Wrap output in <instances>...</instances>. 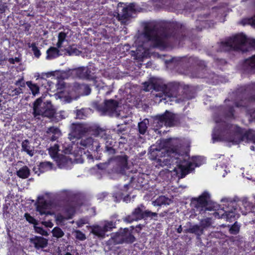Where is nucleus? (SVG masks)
Listing matches in <instances>:
<instances>
[{
    "label": "nucleus",
    "mask_w": 255,
    "mask_h": 255,
    "mask_svg": "<svg viewBox=\"0 0 255 255\" xmlns=\"http://www.w3.org/2000/svg\"><path fill=\"white\" fill-rule=\"evenodd\" d=\"M208 16L207 14L199 16L195 22L196 28L191 29L176 20L149 21L144 25L143 36L150 42L152 48L164 50L179 44L187 37L195 38L191 33L201 31L207 27Z\"/></svg>",
    "instance_id": "1"
},
{
    "label": "nucleus",
    "mask_w": 255,
    "mask_h": 255,
    "mask_svg": "<svg viewBox=\"0 0 255 255\" xmlns=\"http://www.w3.org/2000/svg\"><path fill=\"white\" fill-rule=\"evenodd\" d=\"M166 154L161 149L151 146L148 153L149 158L152 160H156L158 165L163 167L171 164H176L173 171L178 174L179 177L183 178L194 169L192 164L185 159L180 153L178 146H170L166 150Z\"/></svg>",
    "instance_id": "2"
},
{
    "label": "nucleus",
    "mask_w": 255,
    "mask_h": 255,
    "mask_svg": "<svg viewBox=\"0 0 255 255\" xmlns=\"http://www.w3.org/2000/svg\"><path fill=\"white\" fill-rule=\"evenodd\" d=\"M254 131L251 129L245 130L244 128L226 122L219 123L212 133L213 142L221 141L238 144L245 139L253 138L255 142Z\"/></svg>",
    "instance_id": "3"
},
{
    "label": "nucleus",
    "mask_w": 255,
    "mask_h": 255,
    "mask_svg": "<svg viewBox=\"0 0 255 255\" xmlns=\"http://www.w3.org/2000/svg\"><path fill=\"white\" fill-rule=\"evenodd\" d=\"M236 107H246L249 103H255V82L238 85L232 94Z\"/></svg>",
    "instance_id": "4"
},
{
    "label": "nucleus",
    "mask_w": 255,
    "mask_h": 255,
    "mask_svg": "<svg viewBox=\"0 0 255 255\" xmlns=\"http://www.w3.org/2000/svg\"><path fill=\"white\" fill-rule=\"evenodd\" d=\"M164 4L168 10L177 13L194 11L199 6L196 0H166Z\"/></svg>",
    "instance_id": "5"
},
{
    "label": "nucleus",
    "mask_w": 255,
    "mask_h": 255,
    "mask_svg": "<svg viewBox=\"0 0 255 255\" xmlns=\"http://www.w3.org/2000/svg\"><path fill=\"white\" fill-rule=\"evenodd\" d=\"M248 39L245 34L238 33L224 41H221L219 49L220 51L224 52L242 51V47L246 45Z\"/></svg>",
    "instance_id": "6"
},
{
    "label": "nucleus",
    "mask_w": 255,
    "mask_h": 255,
    "mask_svg": "<svg viewBox=\"0 0 255 255\" xmlns=\"http://www.w3.org/2000/svg\"><path fill=\"white\" fill-rule=\"evenodd\" d=\"M99 125L93 124L87 126L83 124L73 123L71 126V133L70 135L71 138L80 139L86 133L95 136L96 132H98Z\"/></svg>",
    "instance_id": "7"
},
{
    "label": "nucleus",
    "mask_w": 255,
    "mask_h": 255,
    "mask_svg": "<svg viewBox=\"0 0 255 255\" xmlns=\"http://www.w3.org/2000/svg\"><path fill=\"white\" fill-rule=\"evenodd\" d=\"M175 115L174 114L166 110L163 114L155 116L154 117V122L160 127L163 126L172 127L175 125Z\"/></svg>",
    "instance_id": "8"
},
{
    "label": "nucleus",
    "mask_w": 255,
    "mask_h": 255,
    "mask_svg": "<svg viewBox=\"0 0 255 255\" xmlns=\"http://www.w3.org/2000/svg\"><path fill=\"white\" fill-rule=\"evenodd\" d=\"M210 195L208 192L205 191L198 198H194L192 199L191 205L200 212L206 209L210 201Z\"/></svg>",
    "instance_id": "9"
},
{
    "label": "nucleus",
    "mask_w": 255,
    "mask_h": 255,
    "mask_svg": "<svg viewBox=\"0 0 255 255\" xmlns=\"http://www.w3.org/2000/svg\"><path fill=\"white\" fill-rule=\"evenodd\" d=\"M122 7V11L118 14L119 20L122 23H126L127 21L132 16V14L135 11L134 5L130 4L126 5L124 3H120Z\"/></svg>",
    "instance_id": "10"
},
{
    "label": "nucleus",
    "mask_w": 255,
    "mask_h": 255,
    "mask_svg": "<svg viewBox=\"0 0 255 255\" xmlns=\"http://www.w3.org/2000/svg\"><path fill=\"white\" fill-rule=\"evenodd\" d=\"M119 103L114 99L106 100L102 104H96V109L103 113L115 112L118 107Z\"/></svg>",
    "instance_id": "11"
},
{
    "label": "nucleus",
    "mask_w": 255,
    "mask_h": 255,
    "mask_svg": "<svg viewBox=\"0 0 255 255\" xmlns=\"http://www.w3.org/2000/svg\"><path fill=\"white\" fill-rule=\"evenodd\" d=\"M80 144L84 147V149H87L89 152H90V151L98 152L99 151V148L100 147L99 142L91 137L82 139L80 142Z\"/></svg>",
    "instance_id": "12"
},
{
    "label": "nucleus",
    "mask_w": 255,
    "mask_h": 255,
    "mask_svg": "<svg viewBox=\"0 0 255 255\" xmlns=\"http://www.w3.org/2000/svg\"><path fill=\"white\" fill-rule=\"evenodd\" d=\"M181 86L179 83L172 82L166 84V90L164 94L169 98H178L179 96V91Z\"/></svg>",
    "instance_id": "13"
},
{
    "label": "nucleus",
    "mask_w": 255,
    "mask_h": 255,
    "mask_svg": "<svg viewBox=\"0 0 255 255\" xmlns=\"http://www.w3.org/2000/svg\"><path fill=\"white\" fill-rule=\"evenodd\" d=\"M98 132H97L95 136L100 137L105 140V146H114L116 141L112 138L108 129L99 126Z\"/></svg>",
    "instance_id": "14"
},
{
    "label": "nucleus",
    "mask_w": 255,
    "mask_h": 255,
    "mask_svg": "<svg viewBox=\"0 0 255 255\" xmlns=\"http://www.w3.org/2000/svg\"><path fill=\"white\" fill-rule=\"evenodd\" d=\"M145 207L141 204L135 208L132 212L131 215L127 216L125 218V221L128 223H132L134 221H139L143 219V209H145Z\"/></svg>",
    "instance_id": "15"
},
{
    "label": "nucleus",
    "mask_w": 255,
    "mask_h": 255,
    "mask_svg": "<svg viewBox=\"0 0 255 255\" xmlns=\"http://www.w3.org/2000/svg\"><path fill=\"white\" fill-rule=\"evenodd\" d=\"M144 85V90L145 91H149L152 89L157 92H162L164 93L166 90V84H162L157 81L153 80L150 82H145Z\"/></svg>",
    "instance_id": "16"
},
{
    "label": "nucleus",
    "mask_w": 255,
    "mask_h": 255,
    "mask_svg": "<svg viewBox=\"0 0 255 255\" xmlns=\"http://www.w3.org/2000/svg\"><path fill=\"white\" fill-rule=\"evenodd\" d=\"M145 174L139 173L137 175H134L131 178V182L134 188L137 189H141L146 183L145 179Z\"/></svg>",
    "instance_id": "17"
},
{
    "label": "nucleus",
    "mask_w": 255,
    "mask_h": 255,
    "mask_svg": "<svg viewBox=\"0 0 255 255\" xmlns=\"http://www.w3.org/2000/svg\"><path fill=\"white\" fill-rule=\"evenodd\" d=\"M41 198L43 200L38 201L35 204L36 205V211L39 213L40 215H51L52 214L50 211H46L49 206V203L47 201L44 200L43 197H41ZM38 199H40V197H39Z\"/></svg>",
    "instance_id": "18"
},
{
    "label": "nucleus",
    "mask_w": 255,
    "mask_h": 255,
    "mask_svg": "<svg viewBox=\"0 0 255 255\" xmlns=\"http://www.w3.org/2000/svg\"><path fill=\"white\" fill-rule=\"evenodd\" d=\"M128 156L125 154L115 157L114 160L121 171H125L128 168Z\"/></svg>",
    "instance_id": "19"
},
{
    "label": "nucleus",
    "mask_w": 255,
    "mask_h": 255,
    "mask_svg": "<svg viewBox=\"0 0 255 255\" xmlns=\"http://www.w3.org/2000/svg\"><path fill=\"white\" fill-rule=\"evenodd\" d=\"M31 242L34 244V247L37 249H43L47 246L48 240L40 236H35L31 239Z\"/></svg>",
    "instance_id": "20"
},
{
    "label": "nucleus",
    "mask_w": 255,
    "mask_h": 255,
    "mask_svg": "<svg viewBox=\"0 0 255 255\" xmlns=\"http://www.w3.org/2000/svg\"><path fill=\"white\" fill-rule=\"evenodd\" d=\"M243 66L244 68L251 72H255V55L244 60Z\"/></svg>",
    "instance_id": "21"
},
{
    "label": "nucleus",
    "mask_w": 255,
    "mask_h": 255,
    "mask_svg": "<svg viewBox=\"0 0 255 255\" xmlns=\"http://www.w3.org/2000/svg\"><path fill=\"white\" fill-rule=\"evenodd\" d=\"M21 151L26 153L30 156L34 154V147L32 146L28 139H25L21 143Z\"/></svg>",
    "instance_id": "22"
},
{
    "label": "nucleus",
    "mask_w": 255,
    "mask_h": 255,
    "mask_svg": "<svg viewBox=\"0 0 255 255\" xmlns=\"http://www.w3.org/2000/svg\"><path fill=\"white\" fill-rule=\"evenodd\" d=\"M124 243L132 244L135 241V238L128 228L122 230Z\"/></svg>",
    "instance_id": "23"
},
{
    "label": "nucleus",
    "mask_w": 255,
    "mask_h": 255,
    "mask_svg": "<svg viewBox=\"0 0 255 255\" xmlns=\"http://www.w3.org/2000/svg\"><path fill=\"white\" fill-rule=\"evenodd\" d=\"M42 101L40 98L36 99L33 103V115L34 117H36L38 116H40L41 114L42 108L45 107V105L43 104L42 106Z\"/></svg>",
    "instance_id": "24"
},
{
    "label": "nucleus",
    "mask_w": 255,
    "mask_h": 255,
    "mask_svg": "<svg viewBox=\"0 0 255 255\" xmlns=\"http://www.w3.org/2000/svg\"><path fill=\"white\" fill-rule=\"evenodd\" d=\"M53 164L50 161H43L39 163L38 165V170L40 173H42L51 170L53 168Z\"/></svg>",
    "instance_id": "25"
},
{
    "label": "nucleus",
    "mask_w": 255,
    "mask_h": 255,
    "mask_svg": "<svg viewBox=\"0 0 255 255\" xmlns=\"http://www.w3.org/2000/svg\"><path fill=\"white\" fill-rule=\"evenodd\" d=\"M171 200L165 196H160L155 200L152 202V204L154 206H161L162 205H169L171 203Z\"/></svg>",
    "instance_id": "26"
},
{
    "label": "nucleus",
    "mask_w": 255,
    "mask_h": 255,
    "mask_svg": "<svg viewBox=\"0 0 255 255\" xmlns=\"http://www.w3.org/2000/svg\"><path fill=\"white\" fill-rule=\"evenodd\" d=\"M59 48L57 47H50L48 48L46 51V59H52L58 57L60 55Z\"/></svg>",
    "instance_id": "27"
},
{
    "label": "nucleus",
    "mask_w": 255,
    "mask_h": 255,
    "mask_svg": "<svg viewBox=\"0 0 255 255\" xmlns=\"http://www.w3.org/2000/svg\"><path fill=\"white\" fill-rule=\"evenodd\" d=\"M91 233L94 235L98 237L104 238L105 236V231L103 228L99 225H94L91 227Z\"/></svg>",
    "instance_id": "28"
},
{
    "label": "nucleus",
    "mask_w": 255,
    "mask_h": 255,
    "mask_svg": "<svg viewBox=\"0 0 255 255\" xmlns=\"http://www.w3.org/2000/svg\"><path fill=\"white\" fill-rule=\"evenodd\" d=\"M55 110L52 108L45 107L42 108L41 114L40 116L49 118H53L55 114Z\"/></svg>",
    "instance_id": "29"
},
{
    "label": "nucleus",
    "mask_w": 255,
    "mask_h": 255,
    "mask_svg": "<svg viewBox=\"0 0 255 255\" xmlns=\"http://www.w3.org/2000/svg\"><path fill=\"white\" fill-rule=\"evenodd\" d=\"M30 170L28 167L25 165L21 167L18 171H17L16 175L19 178L22 179H26L30 175Z\"/></svg>",
    "instance_id": "30"
},
{
    "label": "nucleus",
    "mask_w": 255,
    "mask_h": 255,
    "mask_svg": "<svg viewBox=\"0 0 255 255\" xmlns=\"http://www.w3.org/2000/svg\"><path fill=\"white\" fill-rule=\"evenodd\" d=\"M186 233L195 234L197 236H200L203 234V229H201L198 225H194L186 230Z\"/></svg>",
    "instance_id": "31"
},
{
    "label": "nucleus",
    "mask_w": 255,
    "mask_h": 255,
    "mask_svg": "<svg viewBox=\"0 0 255 255\" xmlns=\"http://www.w3.org/2000/svg\"><path fill=\"white\" fill-rule=\"evenodd\" d=\"M182 155L184 156V157L185 159H186L188 162H190V161L188 160V159L186 158V157L184 156V155L183 154H182ZM204 160V158L201 156H193V157H192V161L194 163V164H195V166L194 165L193 163H192V162H191V163L192 164L194 168L195 166L199 167V166H201L203 163ZM190 163H191V162H190ZM194 170V168L193 170H192V171H191L189 173H190Z\"/></svg>",
    "instance_id": "32"
},
{
    "label": "nucleus",
    "mask_w": 255,
    "mask_h": 255,
    "mask_svg": "<svg viewBox=\"0 0 255 255\" xmlns=\"http://www.w3.org/2000/svg\"><path fill=\"white\" fill-rule=\"evenodd\" d=\"M72 74H73V78L84 79V67L72 69Z\"/></svg>",
    "instance_id": "33"
},
{
    "label": "nucleus",
    "mask_w": 255,
    "mask_h": 255,
    "mask_svg": "<svg viewBox=\"0 0 255 255\" xmlns=\"http://www.w3.org/2000/svg\"><path fill=\"white\" fill-rule=\"evenodd\" d=\"M57 165L60 168L65 167L67 163V159L66 157L62 154H59L57 157L54 158Z\"/></svg>",
    "instance_id": "34"
},
{
    "label": "nucleus",
    "mask_w": 255,
    "mask_h": 255,
    "mask_svg": "<svg viewBox=\"0 0 255 255\" xmlns=\"http://www.w3.org/2000/svg\"><path fill=\"white\" fill-rule=\"evenodd\" d=\"M183 100H190L194 98L193 93L189 90L188 86H184L183 88Z\"/></svg>",
    "instance_id": "35"
},
{
    "label": "nucleus",
    "mask_w": 255,
    "mask_h": 255,
    "mask_svg": "<svg viewBox=\"0 0 255 255\" xmlns=\"http://www.w3.org/2000/svg\"><path fill=\"white\" fill-rule=\"evenodd\" d=\"M84 79L94 80L96 79L94 74L92 72L91 68L88 67H84Z\"/></svg>",
    "instance_id": "36"
},
{
    "label": "nucleus",
    "mask_w": 255,
    "mask_h": 255,
    "mask_svg": "<svg viewBox=\"0 0 255 255\" xmlns=\"http://www.w3.org/2000/svg\"><path fill=\"white\" fill-rule=\"evenodd\" d=\"M240 202L242 203V205L246 210L245 212H243V214L246 215L248 212H250L252 210L253 204L252 203L248 201L247 198H243L242 200L240 201Z\"/></svg>",
    "instance_id": "37"
},
{
    "label": "nucleus",
    "mask_w": 255,
    "mask_h": 255,
    "mask_svg": "<svg viewBox=\"0 0 255 255\" xmlns=\"http://www.w3.org/2000/svg\"><path fill=\"white\" fill-rule=\"evenodd\" d=\"M158 214L156 212H152L148 210H145L143 212V220H147L148 219H153L155 220H157Z\"/></svg>",
    "instance_id": "38"
},
{
    "label": "nucleus",
    "mask_w": 255,
    "mask_h": 255,
    "mask_svg": "<svg viewBox=\"0 0 255 255\" xmlns=\"http://www.w3.org/2000/svg\"><path fill=\"white\" fill-rule=\"evenodd\" d=\"M27 46L29 48H31V50L33 53L35 57L38 58L41 56V52L38 47L36 46V44L35 42H33L32 43H28Z\"/></svg>",
    "instance_id": "39"
},
{
    "label": "nucleus",
    "mask_w": 255,
    "mask_h": 255,
    "mask_svg": "<svg viewBox=\"0 0 255 255\" xmlns=\"http://www.w3.org/2000/svg\"><path fill=\"white\" fill-rule=\"evenodd\" d=\"M59 146L58 144H55L53 146H51L48 150L49 154L53 158L59 155Z\"/></svg>",
    "instance_id": "40"
},
{
    "label": "nucleus",
    "mask_w": 255,
    "mask_h": 255,
    "mask_svg": "<svg viewBox=\"0 0 255 255\" xmlns=\"http://www.w3.org/2000/svg\"><path fill=\"white\" fill-rule=\"evenodd\" d=\"M122 231L117 232L113 237L112 239L115 244H124V240L123 239Z\"/></svg>",
    "instance_id": "41"
},
{
    "label": "nucleus",
    "mask_w": 255,
    "mask_h": 255,
    "mask_svg": "<svg viewBox=\"0 0 255 255\" xmlns=\"http://www.w3.org/2000/svg\"><path fill=\"white\" fill-rule=\"evenodd\" d=\"M241 23L244 26L250 25L255 26V15L251 17L243 18L241 21Z\"/></svg>",
    "instance_id": "42"
},
{
    "label": "nucleus",
    "mask_w": 255,
    "mask_h": 255,
    "mask_svg": "<svg viewBox=\"0 0 255 255\" xmlns=\"http://www.w3.org/2000/svg\"><path fill=\"white\" fill-rule=\"evenodd\" d=\"M51 233L52 234L53 237L56 238L57 239L61 238L64 235V232L60 227H54L52 229Z\"/></svg>",
    "instance_id": "43"
},
{
    "label": "nucleus",
    "mask_w": 255,
    "mask_h": 255,
    "mask_svg": "<svg viewBox=\"0 0 255 255\" xmlns=\"http://www.w3.org/2000/svg\"><path fill=\"white\" fill-rule=\"evenodd\" d=\"M26 85L29 87L31 90L32 94L33 95H36L39 92V88L35 84H33L31 81H27L26 82Z\"/></svg>",
    "instance_id": "44"
},
{
    "label": "nucleus",
    "mask_w": 255,
    "mask_h": 255,
    "mask_svg": "<svg viewBox=\"0 0 255 255\" xmlns=\"http://www.w3.org/2000/svg\"><path fill=\"white\" fill-rule=\"evenodd\" d=\"M67 37V34L61 31L59 33L58 35V41L56 44L57 48H61L62 46L63 43Z\"/></svg>",
    "instance_id": "45"
},
{
    "label": "nucleus",
    "mask_w": 255,
    "mask_h": 255,
    "mask_svg": "<svg viewBox=\"0 0 255 255\" xmlns=\"http://www.w3.org/2000/svg\"><path fill=\"white\" fill-rule=\"evenodd\" d=\"M72 69H68L66 70L60 71L59 76L62 79H66L69 78H73V74H72Z\"/></svg>",
    "instance_id": "46"
},
{
    "label": "nucleus",
    "mask_w": 255,
    "mask_h": 255,
    "mask_svg": "<svg viewBox=\"0 0 255 255\" xmlns=\"http://www.w3.org/2000/svg\"><path fill=\"white\" fill-rule=\"evenodd\" d=\"M240 230V225L236 221L232 225L229 229V233L232 235H237Z\"/></svg>",
    "instance_id": "47"
},
{
    "label": "nucleus",
    "mask_w": 255,
    "mask_h": 255,
    "mask_svg": "<svg viewBox=\"0 0 255 255\" xmlns=\"http://www.w3.org/2000/svg\"><path fill=\"white\" fill-rule=\"evenodd\" d=\"M65 212L68 215L66 219H71L75 212V208L72 206H66L65 208Z\"/></svg>",
    "instance_id": "48"
},
{
    "label": "nucleus",
    "mask_w": 255,
    "mask_h": 255,
    "mask_svg": "<svg viewBox=\"0 0 255 255\" xmlns=\"http://www.w3.org/2000/svg\"><path fill=\"white\" fill-rule=\"evenodd\" d=\"M236 217L235 213L233 211L225 212L222 215V218L226 219L227 221L231 222L233 219H235Z\"/></svg>",
    "instance_id": "49"
},
{
    "label": "nucleus",
    "mask_w": 255,
    "mask_h": 255,
    "mask_svg": "<svg viewBox=\"0 0 255 255\" xmlns=\"http://www.w3.org/2000/svg\"><path fill=\"white\" fill-rule=\"evenodd\" d=\"M103 227L105 232L110 231L113 229L116 228V223H114L113 221H107L105 222Z\"/></svg>",
    "instance_id": "50"
},
{
    "label": "nucleus",
    "mask_w": 255,
    "mask_h": 255,
    "mask_svg": "<svg viewBox=\"0 0 255 255\" xmlns=\"http://www.w3.org/2000/svg\"><path fill=\"white\" fill-rule=\"evenodd\" d=\"M235 114V109L233 106H229L225 111V115L226 117L229 118H234Z\"/></svg>",
    "instance_id": "51"
},
{
    "label": "nucleus",
    "mask_w": 255,
    "mask_h": 255,
    "mask_svg": "<svg viewBox=\"0 0 255 255\" xmlns=\"http://www.w3.org/2000/svg\"><path fill=\"white\" fill-rule=\"evenodd\" d=\"M75 237L77 240L81 241H84L86 239L85 234L78 230L75 231Z\"/></svg>",
    "instance_id": "52"
},
{
    "label": "nucleus",
    "mask_w": 255,
    "mask_h": 255,
    "mask_svg": "<svg viewBox=\"0 0 255 255\" xmlns=\"http://www.w3.org/2000/svg\"><path fill=\"white\" fill-rule=\"evenodd\" d=\"M138 128L139 132L141 134H143L145 133L147 127L144 122H141L138 123Z\"/></svg>",
    "instance_id": "53"
},
{
    "label": "nucleus",
    "mask_w": 255,
    "mask_h": 255,
    "mask_svg": "<svg viewBox=\"0 0 255 255\" xmlns=\"http://www.w3.org/2000/svg\"><path fill=\"white\" fill-rule=\"evenodd\" d=\"M67 53H68L69 55H72L74 54H77V53L79 52V50L77 49L76 47H74L73 46H69L66 49Z\"/></svg>",
    "instance_id": "54"
},
{
    "label": "nucleus",
    "mask_w": 255,
    "mask_h": 255,
    "mask_svg": "<svg viewBox=\"0 0 255 255\" xmlns=\"http://www.w3.org/2000/svg\"><path fill=\"white\" fill-rule=\"evenodd\" d=\"M188 62L190 65H194L200 64L202 61H199L196 57H190L188 59Z\"/></svg>",
    "instance_id": "55"
},
{
    "label": "nucleus",
    "mask_w": 255,
    "mask_h": 255,
    "mask_svg": "<svg viewBox=\"0 0 255 255\" xmlns=\"http://www.w3.org/2000/svg\"><path fill=\"white\" fill-rule=\"evenodd\" d=\"M200 224L203 228L209 227L211 225V219L210 218L203 219L201 221Z\"/></svg>",
    "instance_id": "56"
},
{
    "label": "nucleus",
    "mask_w": 255,
    "mask_h": 255,
    "mask_svg": "<svg viewBox=\"0 0 255 255\" xmlns=\"http://www.w3.org/2000/svg\"><path fill=\"white\" fill-rule=\"evenodd\" d=\"M47 132L48 133H52L53 134L55 135H60V131L59 128L54 127H51L48 128Z\"/></svg>",
    "instance_id": "57"
},
{
    "label": "nucleus",
    "mask_w": 255,
    "mask_h": 255,
    "mask_svg": "<svg viewBox=\"0 0 255 255\" xmlns=\"http://www.w3.org/2000/svg\"><path fill=\"white\" fill-rule=\"evenodd\" d=\"M34 229L37 233H38L43 236H47L48 235L47 232L41 227H34Z\"/></svg>",
    "instance_id": "58"
},
{
    "label": "nucleus",
    "mask_w": 255,
    "mask_h": 255,
    "mask_svg": "<svg viewBox=\"0 0 255 255\" xmlns=\"http://www.w3.org/2000/svg\"><path fill=\"white\" fill-rule=\"evenodd\" d=\"M24 217L26 220L27 221H28L29 223L32 224H36V220L31 216L29 214L26 213L24 214Z\"/></svg>",
    "instance_id": "59"
},
{
    "label": "nucleus",
    "mask_w": 255,
    "mask_h": 255,
    "mask_svg": "<svg viewBox=\"0 0 255 255\" xmlns=\"http://www.w3.org/2000/svg\"><path fill=\"white\" fill-rule=\"evenodd\" d=\"M114 146H105V152H107L109 155H114L116 153V149Z\"/></svg>",
    "instance_id": "60"
},
{
    "label": "nucleus",
    "mask_w": 255,
    "mask_h": 255,
    "mask_svg": "<svg viewBox=\"0 0 255 255\" xmlns=\"http://www.w3.org/2000/svg\"><path fill=\"white\" fill-rule=\"evenodd\" d=\"M15 85L16 86H19L22 88L25 87V83L24 81L23 78H21L19 79L18 80H17L15 83Z\"/></svg>",
    "instance_id": "61"
},
{
    "label": "nucleus",
    "mask_w": 255,
    "mask_h": 255,
    "mask_svg": "<svg viewBox=\"0 0 255 255\" xmlns=\"http://www.w3.org/2000/svg\"><path fill=\"white\" fill-rule=\"evenodd\" d=\"M31 24L29 23H27V22L24 23L22 24V27H23L24 31L25 32H28L27 35L30 34V32H29V31L31 28Z\"/></svg>",
    "instance_id": "62"
},
{
    "label": "nucleus",
    "mask_w": 255,
    "mask_h": 255,
    "mask_svg": "<svg viewBox=\"0 0 255 255\" xmlns=\"http://www.w3.org/2000/svg\"><path fill=\"white\" fill-rule=\"evenodd\" d=\"M81 86L83 87L84 93L86 95H88L90 94L91 89L88 85H83ZM81 86L80 87V88H82Z\"/></svg>",
    "instance_id": "63"
},
{
    "label": "nucleus",
    "mask_w": 255,
    "mask_h": 255,
    "mask_svg": "<svg viewBox=\"0 0 255 255\" xmlns=\"http://www.w3.org/2000/svg\"><path fill=\"white\" fill-rule=\"evenodd\" d=\"M108 193L107 192H102L101 193H99L97 197L98 199L101 200H104L106 197L108 196Z\"/></svg>",
    "instance_id": "64"
}]
</instances>
